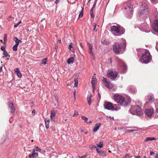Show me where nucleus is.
Returning a JSON list of instances; mask_svg holds the SVG:
<instances>
[{
  "instance_id": "1a4fd4ad",
  "label": "nucleus",
  "mask_w": 158,
  "mask_h": 158,
  "mask_svg": "<svg viewBox=\"0 0 158 158\" xmlns=\"http://www.w3.org/2000/svg\"><path fill=\"white\" fill-rule=\"evenodd\" d=\"M151 26L154 31L158 32V20H154Z\"/></svg>"
},
{
  "instance_id": "c756f323",
  "label": "nucleus",
  "mask_w": 158,
  "mask_h": 158,
  "mask_svg": "<svg viewBox=\"0 0 158 158\" xmlns=\"http://www.w3.org/2000/svg\"><path fill=\"white\" fill-rule=\"evenodd\" d=\"M149 102L153 101L154 100V96L153 94H151L149 96Z\"/></svg>"
},
{
  "instance_id": "b1692460",
  "label": "nucleus",
  "mask_w": 158,
  "mask_h": 158,
  "mask_svg": "<svg viewBox=\"0 0 158 158\" xmlns=\"http://www.w3.org/2000/svg\"><path fill=\"white\" fill-rule=\"evenodd\" d=\"M102 43L105 45H109V43L107 40L105 39H102Z\"/></svg>"
},
{
  "instance_id": "603ef678",
  "label": "nucleus",
  "mask_w": 158,
  "mask_h": 158,
  "mask_svg": "<svg viewBox=\"0 0 158 158\" xmlns=\"http://www.w3.org/2000/svg\"><path fill=\"white\" fill-rule=\"evenodd\" d=\"M155 154V152H150V155H151V156H152V155H154Z\"/></svg>"
},
{
  "instance_id": "dca6fc26",
  "label": "nucleus",
  "mask_w": 158,
  "mask_h": 158,
  "mask_svg": "<svg viewBox=\"0 0 158 158\" xmlns=\"http://www.w3.org/2000/svg\"><path fill=\"white\" fill-rule=\"evenodd\" d=\"M101 124L100 123H98L96 124L93 128V130L94 132L97 131L99 129V127L101 126Z\"/></svg>"
},
{
  "instance_id": "2eb2a0df",
  "label": "nucleus",
  "mask_w": 158,
  "mask_h": 158,
  "mask_svg": "<svg viewBox=\"0 0 158 158\" xmlns=\"http://www.w3.org/2000/svg\"><path fill=\"white\" fill-rule=\"evenodd\" d=\"M56 112L54 110H52L51 113V120L52 121L54 120L55 116L56 114Z\"/></svg>"
},
{
  "instance_id": "412c9836",
  "label": "nucleus",
  "mask_w": 158,
  "mask_h": 158,
  "mask_svg": "<svg viewBox=\"0 0 158 158\" xmlns=\"http://www.w3.org/2000/svg\"><path fill=\"white\" fill-rule=\"evenodd\" d=\"M44 121H45V127L46 128V129H48L49 127V121H50L49 119H45Z\"/></svg>"
},
{
  "instance_id": "20e7f679",
  "label": "nucleus",
  "mask_w": 158,
  "mask_h": 158,
  "mask_svg": "<svg viewBox=\"0 0 158 158\" xmlns=\"http://www.w3.org/2000/svg\"><path fill=\"white\" fill-rule=\"evenodd\" d=\"M110 29L112 33L116 36L120 35L124 32V29H121L118 27L115 26H111Z\"/></svg>"
},
{
  "instance_id": "aec40b11",
  "label": "nucleus",
  "mask_w": 158,
  "mask_h": 158,
  "mask_svg": "<svg viewBox=\"0 0 158 158\" xmlns=\"http://www.w3.org/2000/svg\"><path fill=\"white\" fill-rule=\"evenodd\" d=\"M96 78L94 76H93L92 78V80L91 81L92 85L93 87H94V85L96 84Z\"/></svg>"
},
{
  "instance_id": "37998d69",
  "label": "nucleus",
  "mask_w": 158,
  "mask_h": 158,
  "mask_svg": "<svg viewBox=\"0 0 158 158\" xmlns=\"http://www.w3.org/2000/svg\"><path fill=\"white\" fill-rule=\"evenodd\" d=\"M3 39L4 42H6L7 41V35L6 34L4 35Z\"/></svg>"
},
{
  "instance_id": "a878e982",
  "label": "nucleus",
  "mask_w": 158,
  "mask_h": 158,
  "mask_svg": "<svg viewBox=\"0 0 158 158\" xmlns=\"http://www.w3.org/2000/svg\"><path fill=\"white\" fill-rule=\"evenodd\" d=\"M14 40L15 42L16 43V44H17L18 45H19V43H21L22 42V41L19 40L16 37H15L14 38Z\"/></svg>"
},
{
  "instance_id": "2f4dec72",
  "label": "nucleus",
  "mask_w": 158,
  "mask_h": 158,
  "mask_svg": "<svg viewBox=\"0 0 158 158\" xmlns=\"http://www.w3.org/2000/svg\"><path fill=\"white\" fill-rule=\"evenodd\" d=\"M83 8H82V10L79 14L78 16V18H81L83 15Z\"/></svg>"
},
{
  "instance_id": "6ab92c4d",
  "label": "nucleus",
  "mask_w": 158,
  "mask_h": 158,
  "mask_svg": "<svg viewBox=\"0 0 158 158\" xmlns=\"http://www.w3.org/2000/svg\"><path fill=\"white\" fill-rule=\"evenodd\" d=\"M38 154L35 152H32L31 155L29 154V158H34L38 157Z\"/></svg>"
},
{
  "instance_id": "a18cd8bd",
  "label": "nucleus",
  "mask_w": 158,
  "mask_h": 158,
  "mask_svg": "<svg viewBox=\"0 0 158 158\" xmlns=\"http://www.w3.org/2000/svg\"><path fill=\"white\" fill-rule=\"evenodd\" d=\"M1 49L3 51V52H4V51H6L5 47L3 46H2L1 47Z\"/></svg>"
},
{
  "instance_id": "a211bd4d",
  "label": "nucleus",
  "mask_w": 158,
  "mask_h": 158,
  "mask_svg": "<svg viewBox=\"0 0 158 158\" xmlns=\"http://www.w3.org/2000/svg\"><path fill=\"white\" fill-rule=\"evenodd\" d=\"M88 47L89 48V52L91 56H93V53L92 52V47L90 44H88Z\"/></svg>"
},
{
  "instance_id": "5701e85b",
  "label": "nucleus",
  "mask_w": 158,
  "mask_h": 158,
  "mask_svg": "<svg viewBox=\"0 0 158 158\" xmlns=\"http://www.w3.org/2000/svg\"><path fill=\"white\" fill-rule=\"evenodd\" d=\"M149 118H151L153 113V110L152 108L149 109Z\"/></svg>"
},
{
  "instance_id": "4468645a",
  "label": "nucleus",
  "mask_w": 158,
  "mask_h": 158,
  "mask_svg": "<svg viewBox=\"0 0 158 158\" xmlns=\"http://www.w3.org/2000/svg\"><path fill=\"white\" fill-rule=\"evenodd\" d=\"M128 88L129 92L133 94H135L136 92V90L132 86H129Z\"/></svg>"
},
{
  "instance_id": "c03bdc74",
  "label": "nucleus",
  "mask_w": 158,
  "mask_h": 158,
  "mask_svg": "<svg viewBox=\"0 0 158 158\" xmlns=\"http://www.w3.org/2000/svg\"><path fill=\"white\" fill-rule=\"evenodd\" d=\"M152 56L149 52V63L151 61V60H152Z\"/></svg>"
},
{
  "instance_id": "f3484780",
  "label": "nucleus",
  "mask_w": 158,
  "mask_h": 158,
  "mask_svg": "<svg viewBox=\"0 0 158 158\" xmlns=\"http://www.w3.org/2000/svg\"><path fill=\"white\" fill-rule=\"evenodd\" d=\"M14 71L19 77H21L22 76L20 71L18 68H16L14 69Z\"/></svg>"
},
{
  "instance_id": "4c0bfd02",
  "label": "nucleus",
  "mask_w": 158,
  "mask_h": 158,
  "mask_svg": "<svg viewBox=\"0 0 158 158\" xmlns=\"http://www.w3.org/2000/svg\"><path fill=\"white\" fill-rule=\"evenodd\" d=\"M47 58H45L43 59L42 60V63L43 64H46L47 63Z\"/></svg>"
},
{
  "instance_id": "774afa93",
  "label": "nucleus",
  "mask_w": 158,
  "mask_h": 158,
  "mask_svg": "<svg viewBox=\"0 0 158 158\" xmlns=\"http://www.w3.org/2000/svg\"><path fill=\"white\" fill-rule=\"evenodd\" d=\"M156 111L157 113H158V108L156 109Z\"/></svg>"
},
{
  "instance_id": "f8f14e48",
  "label": "nucleus",
  "mask_w": 158,
  "mask_h": 158,
  "mask_svg": "<svg viewBox=\"0 0 158 158\" xmlns=\"http://www.w3.org/2000/svg\"><path fill=\"white\" fill-rule=\"evenodd\" d=\"M141 29L143 31L148 32V25L147 23H144L142 24Z\"/></svg>"
},
{
  "instance_id": "9d476101",
  "label": "nucleus",
  "mask_w": 158,
  "mask_h": 158,
  "mask_svg": "<svg viewBox=\"0 0 158 158\" xmlns=\"http://www.w3.org/2000/svg\"><path fill=\"white\" fill-rule=\"evenodd\" d=\"M102 81L105 85V86L109 89H112L113 88V85L110 82L107 81L106 78L103 77Z\"/></svg>"
},
{
  "instance_id": "7c9ffc66",
  "label": "nucleus",
  "mask_w": 158,
  "mask_h": 158,
  "mask_svg": "<svg viewBox=\"0 0 158 158\" xmlns=\"http://www.w3.org/2000/svg\"><path fill=\"white\" fill-rule=\"evenodd\" d=\"M94 8L92 7V8L90 9V16L92 18H94V15L93 14V11L94 10Z\"/></svg>"
},
{
  "instance_id": "864d4df0",
  "label": "nucleus",
  "mask_w": 158,
  "mask_h": 158,
  "mask_svg": "<svg viewBox=\"0 0 158 158\" xmlns=\"http://www.w3.org/2000/svg\"><path fill=\"white\" fill-rule=\"evenodd\" d=\"M55 98L56 101L57 103H58V99L57 97L56 96H55Z\"/></svg>"
},
{
  "instance_id": "4d7b16f0",
  "label": "nucleus",
  "mask_w": 158,
  "mask_h": 158,
  "mask_svg": "<svg viewBox=\"0 0 158 158\" xmlns=\"http://www.w3.org/2000/svg\"><path fill=\"white\" fill-rule=\"evenodd\" d=\"M86 156H87L86 155H84V156L80 157V158H85Z\"/></svg>"
},
{
  "instance_id": "49530a36",
  "label": "nucleus",
  "mask_w": 158,
  "mask_h": 158,
  "mask_svg": "<svg viewBox=\"0 0 158 158\" xmlns=\"http://www.w3.org/2000/svg\"><path fill=\"white\" fill-rule=\"evenodd\" d=\"M151 2L155 4L157 2V0H150Z\"/></svg>"
},
{
  "instance_id": "72a5a7b5",
  "label": "nucleus",
  "mask_w": 158,
  "mask_h": 158,
  "mask_svg": "<svg viewBox=\"0 0 158 158\" xmlns=\"http://www.w3.org/2000/svg\"><path fill=\"white\" fill-rule=\"evenodd\" d=\"M81 118L85 120V122L87 123H88V118L87 117H85V116H82L81 117Z\"/></svg>"
},
{
  "instance_id": "c85d7f7f",
  "label": "nucleus",
  "mask_w": 158,
  "mask_h": 158,
  "mask_svg": "<svg viewBox=\"0 0 158 158\" xmlns=\"http://www.w3.org/2000/svg\"><path fill=\"white\" fill-rule=\"evenodd\" d=\"M73 44L72 43H71L69 46V48L70 51L74 52V49L73 48Z\"/></svg>"
},
{
  "instance_id": "680f3d73",
  "label": "nucleus",
  "mask_w": 158,
  "mask_h": 158,
  "mask_svg": "<svg viewBox=\"0 0 158 158\" xmlns=\"http://www.w3.org/2000/svg\"><path fill=\"white\" fill-rule=\"evenodd\" d=\"M35 110H33L32 111V113L33 114H35Z\"/></svg>"
},
{
  "instance_id": "e433bc0d",
  "label": "nucleus",
  "mask_w": 158,
  "mask_h": 158,
  "mask_svg": "<svg viewBox=\"0 0 158 158\" xmlns=\"http://www.w3.org/2000/svg\"><path fill=\"white\" fill-rule=\"evenodd\" d=\"M74 82H75L74 86L75 87H77L78 85V80L77 79H75L74 80Z\"/></svg>"
},
{
  "instance_id": "0eeeda50",
  "label": "nucleus",
  "mask_w": 158,
  "mask_h": 158,
  "mask_svg": "<svg viewBox=\"0 0 158 158\" xmlns=\"http://www.w3.org/2000/svg\"><path fill=\"white\" fill-rule=\"evenodd\" d=\"M142 63L146 64L148 62V52L146 51L144 53L142 54L140 60Z\"/></svg>"
},
{
  "instance_id": "9b49d317",
  "label": "nucleus",
  "mask_w": 158,
  "mask_h": 158,
  "mask_svg": "<svg viewBox=\"0 0 158 158\" xmlns=\"http://www.w3.org/2000/svg\"><path fill=\"white\" fill-rule=\"evenodd\" d=\"M9 107L10 108L11 113H13L15 112V109L13 103L10 102L8 104Z\"/></svg>"
},
{
  "instance_id": "39448f33",
  "label": "nucleus",
  "mask_w": 158,
  "mask_h": 158,
  "mask_svg": "<svg viewBox=\"0 0 158 158\" xmlns=\"http://www.w3.org/2000/svg\"><path fill=\"white\" fill-rule=\"evenodd\" d=\"M125 10L127 11V17L129 18H131L133 14V5L130 1H127V6L125 7Z\"/></svg>"
},
{
  "instance_id": "f257e3e1",
  "label": "nucleus",
  "mask_w": 158,
  "mask_h": 158,
  "mask_svg": "<svg viewBox=\"0 0 158 158\" xmlns=\"http://www.w3.org/2000/svg\"><path fill=\"white\" fill-rule=\"evenodd\" d=\"M113 99L119 105L123 106H127L131 101V99L129 98L128 101H126L124 97L118 94H116L113 96Z\"/></svg>"
},
{
  "instance_id": "4be33fe9",
  "label": "nucleus",
  "mask_w": 158,
  "mask_h": 158,
  "mask_svg": "<svg viewBox=\"0 0 158 158\" xmlns=\"http://www.w3.org/2000/svg\"><path fill=\"white\" fill-rule=\"evenodd\" d=\"M148 10V7L146 8H144L143 9H142L139 12V15H140L141 14H144V13H146V12H147Z\"/></svg>"
},
{
  "instance_id": "69168bd1",
  "label": "nucleus",
  "mask_w": 158,
  "mask_h": 158,
  "mask_svg": "<svg viewBox=\"0 0 158 158\" xmlns=\"http://www.w3.org/2000/svg\"><path fill=\"white\" fill-rule=\"evenodd\" d=\"M2 71V67H0V72H1Z\"/></svg>"
},
{
  "instance_id": "5fc2aeb1",
  "label": "nucleus",
  "mask_w": 158,
  "mask_h": 158,
  "mask_svg": "<svg viewBox=\"0 0 158 158\" xmlns=\"http://www.w3.org/2000/svg\"><path fill=\"white\" fill-rule=\"evenodd\" d=\"M19 25V23H17V24H15L14 25V27H17Z\"/></svg>"
},
{
  "instance_id": "052dcab7",
  "label": "nucleus",
  "mask_w": 158,
  "mask_h": 158,
  "mask_svg": "<svg viewBox=\"0 0 158 158\" xmlns=\"http://www.w3.org/2000/svg\"><path fill=\"white\" fill-rule=\"evenodd\" d=\"M155 158H158V154H156L155 156Z\"/></svg>"
},
{
  "instance_id": "6e6d98bb",
  "label": "nucleus",
  "mask_w": 158,
  "mask_h": 158,
  "mask_svg": "<svg viewBox=\"0 0 158 158\" xmlns=\"http://www.w3.org/2000/svg\"><path fill=\"white\" fill-rule=\"evenodd\" d=\"M96 2L95 1L93 4V6L92 7H93L94 8L95 6L96 5Z\"/></svg>"
},
{
  "instance_id": "338daca9",
  "label": "nucleus",
  "mask_w": 158,
  "mask_h": 158,
  "mask_svg": "<svg viewBox=\"0 0 158 158\" xmlns=\"http://www.w3.org/2000/svg\"><path fill=\"white\" fill-rule=\"evenodd\" d=\"M136 158H140V156H137L135 157Z\"/></svg>"
},
{
  "instance_id": "0e129e2a",
  "label": "nucleus",
  "mask_w": 158,
  "mask_h": 158,
  "mask_svg": "<svg viewBox=\"0 0 158 158\" xmlns=\"http://www.w3.org/2000/svg\"><path fill=\"white\" fill-rule=\"evenodd\" d=\"M94 29H93V31H94V30H95V28H96V24H95V25H94Z\"/></svg>"
},
{
  "instance_id": "bf43d9fd",
  "label": "nucleus",
  "mask_w": 158,
  "mask_h": 158,
  "mask_svg": "<svg viewBox=\"0 0 158 158\" xmlns=\"http://www.w3.org/2000/svg\"><path fill=\"white\" fill-rule=\"evenodd\" d=\"M59 0H56L55 2V3H56V4L57 3L59 2Z\"/></svg>"
},
{
  "instance_id": "f03ea898",
  "label": "nucleus",
  "mask_w": 158,
  "mask_h": 158,
  "mask_svg": "<svg viewBox=\"0 0 158 158\" xmlns=\"http://www.w3.org/2000/svg\"><path fill=\"white\" fill-rule=\"evenodd\" d=\"M122 41L123 43V44L122 45L121 44L122 43H121L120 44L118 43H117L113 45V49L114 52L115 54H118L119 53L121 50L122 47L124 48L126 45V41L124 39H122Z\"/></svg>"
},
{
  "instance_id": "58836bf2",
  "label": "nucleus",
  "mask_w": 158,
  "mask_h": 158,
  "mask_svg": "<svg viewBox=\"0 0 158 158\" xmlns=\"http://www.w3.org/2000/svg\"><path fill=\"white\" fill-rule=\"evenodd\" d=\"M3 55L5 57H7L8 56H9V57L10 56H9L8 52H7L6 51H4L3 52Z\"/></svg>"
},
{
  "instance_id": "8fccbe9b",
  "label": "nucleus",
  "mask_w": 158,
  "mask_h": 158,
  "mask_svg": "<svg viewBox=\"0 0 158 158\" xmlns=\"http://www.w3.org/2000/svg\"><path fill=\"white\" fill-rule=\"evenodd\" d=\"M50 158H57L56 156L54 155H52Z\"/></svg>"
},
{
  "instance_id": "3c124183",
  "label": "nucleus",
  "mask_w": 158,
  "mask_h": 158,
  "mask_svg": "<svg viewBox=\"0 0 158 158\" xmlns=\"http://www.w3.org/2000/svg\"><path fill=\"white\" fill-rule=\"evenodd\" d=\"M78 114V113L77 112H75L73 115V116H77Z\"/></svg>"
},
{
  "instance_id": "423d86ee",
  "label": "nucleus",
  "mask_w": 158,
  "mask_h": 158,
  "mask_svg": "<svg viewBox=\"0 0 158 158\" xmlns=\"http://www.w3.org/2000/svg\"><path fill=\"white\" fill-rule=\"evenodd\" d=\"M118 73L112 69H109L107 73V76L112 80H115L117 77Z\"/></svg>"
},
{
  "instance_id": "79ce46f5",
  "label": "nucleus",
  "mask_w": 158,
  "mask_h": 158,
  "mask_svg": "<svg viewBox=\"0 0 158 158\" xmlns=\"http://www.w3.org/2000/svg\"><path fill=\"white\" fill-rule=\"evenodd\" d=\"M138 130V129L137 128L136 130H128L127 131L128 132H132L134 131H136Z\"/></svg>"
},
{
  "instance_id": "ea45409f",
  "label": "nucleus",
  "mask_w": 158,
  "mask_h": 158,
  "mask_svg": "<svg viewBox=\"0 0 158 158\" xmlns=\"http://www.w3.org/2000/svg\"><path fill=\"white\" fill-rule=\"evenodd\" d=\"M91 94L90 93H88L87 97V100L91 99Z\"/></svg>"
},
{
  "instance_id": "473e14b6",
  "label": "nucleus",
  "mask_w": 158,
  "mask_h": 158,
  "mask_svg": "<svg viewBox=\"0 0 158 158\" xmlns=\"http://www.w3.org/2000/svg\"><path fill=\"white\" fill-rule=\"evenodd\" d=\"M103 142L102 141L100 142L99 143L97 144L98 147L102 148L103 147Z\"/></svg>"
},
{
  "instance_id": "09e8293b",
  "label": "nucleus",
  "mask_w": 158,
  "mask_h": 158,
  "mask_svg": "<svg viewBox=\"0 0 158 158\" xmlns=\"http://www.w3.org/2000/svg\"><path fill=\"white\" fill-rule=\"evenodd\" d=\"M88 101V104L90 106L91 104V99L87 100Z\"/></svg>"
},
{
  "instance_id": "f704fd0d",
  "label": "nucleus",
  "mask_w": 158,
  "mask_h": 158,
  "mask_svg": "<svg viewBox=\"0 0 158 158\" xmlns=\"http://www.w3.org/2000/svg\"><path fill=\"white\" fill-rule=\"evenodd\" d=\"M19 45L15 44L13 47V51H16L17 50V47Z\"/></svg>"
},
{
  "instance_id": "393cba45",
  "label": "nucleus",
  "mask_w": 158,
  "mask_h": 158,
  "mask_svg": "<svg viewBox=\"0 0 158 158\" xmlns=\"http://www.w3.org/2000/svg\"><path fill=\"white\" fill-rule=\"evenodd\" d=\"M148 102H146V103L144 105V108H145V113L148 117V109H147V107H148Z\"/></svg>"
},
{
  "instance_id": "6e6552de",
  "label": "nucleus",
  "mask_w": 158,
  "mask_h": 158,
  "mask_svg": "<svg viewBox=\"0 0 158 158\" xmlns=\"http://www.w3.org/2000/svg\"><path fill=\"white\" fill-rule=\"evenodd\" d=\"M104 107L107 110H116V108H114V106L112 104V103L109 102H106L104 104Z\"/></svg>"
},
{
  "instance_id": "e2e57ef3",
  "label": "nucleus",
  "mask_w": 158,
  "mask_h": 158,
  "mask_svg": "<svg viewBox=\"0 0 158 158\" xmlns=\"http://www.w3.org/2000/svg\"><path fill=\"white\" fill-rule=\"evenodd\" d=\"M145 141H148V137L147 138L144 140Z\"/></svg>"
},
{
  "instance_id": "bb28decb",
  "label": "nucleus",
  "mask_w": 158,
  "mask_h": 158,
  "mask_svg": "<svg viewBox=\"0 0 158 158\" xmlns=\"http://www.w3.org/2000/svg\"><path fill=\"white\" fill-rule=\"evenodd\" d=\"M74 60V58L73 57H71L68 59L67 63L69 64L72 63L73 62Z\"/></svg>"
},
{
  "instance_id": "cd10ccee",
  "label": "nucleus",
  "mask_w": 158,
  "mask_h": 158,
  "mask_svg": "<svg viewBox=\"0 0 158 158\" xmlns=\"http://www.w3.org/2000/svg\"><path fill=\"white\" fill-rule=\"evenodd\" d=\"M120 64H120V66H122L124 70H125L127 68L125 64L122 61L120 62Z\"/></svg>"
},
{
  "instance_id": "c9c22d12",
  "label": "nucleus",
  "mask_w": 158,
  "mask_h": 158,
  "mask_svg": "<svg viewBox=\"0 0 158 158\" xmlns=\"http://www.w3.org/2000/svg\"><path fill=\"white\" fill-rule=\"evenodd\" d=\"M41 151V149L38 147H36L32 150L33 152H35L36 151L40 152Z\"/></svg>"
},
{
  "instance_id": "13d9d810",
  "label": "nucleus",
  "mask_w": 158,
  "mask_h": 158,
  "mask_svg": "<svg viewBox=\"0 0 158 158\" xmlns=\"http://www.w3.org/2000/svg\"><path fill=\"white\" fill-rule=\"evenodd\" d=\"M79 44H80V46L82 48H83V46L82 45V44H81V42H80L79 43Z\"/></svg>"
},
{
  "instance_id": "a19ab883",
  "label": "nucleus",
  "mask_w": 158,
  "mask_h": 158,
  "mask_svg": "<svg viewBox=\"0 0 158 158\" xmlns=\"http://www.w3.org/2000/svg\"><path fill=\"white\" fill-rule=\"evenodd\" d=\"M93 148H95L96 149L97 148V147L94 145H90L89 146V148L90 149H92Z\"/></svg>"
},
{
  "instance_id": "7ed1b4c3",
  "label": "nucleus",
  "mask_w": 158,
  "mask_h": 158,
  "mask_svg": "<svg viewBox=\"0 0 158 158\" xmlns=\"http://www.w3.org/2000/svg\"><path fill=\"white\" fill-rule=\"evenodd\" d=\"M129 111H130V113L132 114L141 115L143 114L140 106L139 105L132 106Z\"/></svg>"
},
{
  "instance_id": "de8ad7c7",
  "label": "nucleus",
  "mask_w": 158,
  "mask_h": 158,
  "mask_svg": "<svg viewBox=\"0 0 158 158\" xmlns=\"http://www.w3.org/2000/svg\"><path fill=\"white\" fill-rule=\"evenodd\" d=\"M156 140V139L154 137H149V140Z\"/></svg>"
},
{
  "instance_id": "ddd939ff",
  "label": "nucleus",
  "mask_w": 158,
  "mask_h": 158,
  "mask_svg": "<svg viewBox=\"0 0 158 158\" xmlns=\"http://www.w3.org/2000/svg\"><path fill=\"white\" fill-rule=\"evenodd\" d=\"M96 151L98 153L99 155L100 156H102V157H104L106 156L105 152L102 150H99V149L97 148Z\"/></svg>"
}]
</instances>
